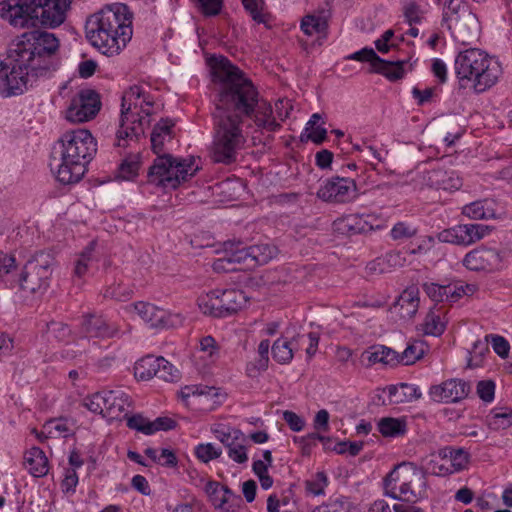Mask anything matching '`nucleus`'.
Instances as JSON below:
<instances>
[{"mask_svg": "<svg viewBox=\"0 0 512 512\" xmlns=\"http://www.w3.org/2000/svg\"><path fill=\"white\" fill-rule=\"evenodd\" d=\"M58 48L54 34L40 29L18 36L0 59V92L6 97L22 94L38 78L56 70Z\"/></svg>", "mask_w": 512, "mask_h": 512, "instance_id": "1", "label": "nucleus"}, {"mask_svg": "<svg viewBox=\"0 0 512 512\" xmlns=\"http://www.w3.org/2000/svg\"><path fill=\"white\" fill-rule=\"evenodd\" d=\"M133 13L124 3L105 5L86 21L88 41L107 56L118 55L131 40Z\"/></svg>", "mask_w": 512, "mask_h": 512, "instance_id": "2", "label": "nucleus"}, {"mask_svg": "<svg viewBox=\"0 0 512 512\" xmlns=\"http://www.w3.org/2000/svg\"><path fill=\"white\" fill-rule=\"evenodd\" d=\"M213 76L221 83L215 111L244 120L252 117L259 93L252 81L227 58L216 59Z\"/></svg>", "mask_w": 512, "mask_h": 512, "instance_id": "3", "label": "nucleus"}, {"mask_svg": "<svg viewBox=\"0 0 512 512\" xmlns=\"http://www.w3.org/2000/svg\"><path fill=\"white\" fill-rule=\"evenodd\" d=\"M60 158L53 157L51 171L65 185L79 182L87 171V165L97 152V142L90 131L75 129L65 132L58 141Z\"/></svg>", "mask_w": 512, "mask_h": 512, "instance_id": "4", "label": "nucleus"}, {"mask_svg": "<svg viewBox=\"0 0 512 512\" xmlns=\"http://www.w3.org/2000/svg\"><path fill=\"white\" fill-rule=\"evenodd\" d=\"M70 0H0V14L15 27H57L66 17Z\"/></svg>", "mask_w": 512, "mask_h": 512, "instance_id": "5", "label": "nucleus"}, {"mask_svg": "<svg viewBox=\"0 0 512 512\" xmlns=\"http://www.w3.org/2000/svg\"><path fill=\"white\" fill-rule=\"evenodd\" d=\"M153 105L154 100L145 85L135 84L124 91L121 99L120 124L116 133L117 146L126 147L127 140L138 141L144 135L149 120L141 116V113L150 116Z\"/></svg>", "mask_w": 512, "mask_h": 512, "instance_id": "6", "label": "nucleus"}, {"mask_svg": "<svg viewBox=\"0 0 512 512\" xmlns=\"http://www.w3.org/2000/svg\"><path fill=\"white\" fill-rule=\"evenodd\" d=\"M455 73L460 81L472 82L476 93H482L498 81L502 69L500 64L485 51L469 48L459 52L455 58Z\"/></svg>", "mask_w": 512, "mask_h": 512, "instance_id": "7", "label": "nucleus"}, {"mask_svg": "<svg viewBox=\"0 0 512 512\" xmlns=\"http://www.w3.org/2000/svg\"><path fill=\"white\" fill-rule=\"evenodd\" d=\"M214 134L210 156L213 162L230 165L237 159L245 143L243 120L214 111Z\"/></svg>", "mask_w": 512, "mask_h": 512, "instance_id": "8", "label": "nucleus"}, {"mask_svg": "<svg viewBox=\"0 0 512 512\" xmlns=\"http://www.w3.org/2000/svg\"><path fill=\"white\" fill-rule=\"evenodd\" d=\"M387 495L393 499L416 503L426 495L425 471L411 462L394 467L384 480Z\"/></svg>", "mask_w": 512, "mask_h": 512, "instance_id": "9", "label": "nucleus"}, {"mask_svg": "<svg viewBox=\"0 0 512 512\" xmlns=\"http://www.w3.org/2000/svg\"><path fill=\"white\" fill-rule=\"evenodd\" d=\"M199 170L194 157L177 158L169 153L157 154L148 169V182L163 188L176 189Z\"/></svg>", "mask_w": 512, "mask_h": 512, "instance_id": "10", "label": "nucleus"}, {"mask_svg": "<svg viewBox=\"0 0 512 512\" xmlns=\"http://www.w3.org/2000/svg\"><path fill=\"white\" fill-rule=\"evenodd\" d=\"M248 298L242 290L215 289L198 298V306L205 315L227 317L242 309Z\"/></svg>", "mask_w": 512, "mask_h": 512, "instance_id": "11", "label": "nucleus"}, {"mask_svg": "<svg viewBox=\"0 0 512 512\" xmlns=\"http://www.w3.org/2000/svg\"><path fill=\"white\" fill-rule=\"evenodd\" d=\"M84 406L110 421L121 420L132 411V399L121 389L101 391L87 397Z\"/></svg>", "mask_w": 512, "mask_h": 512, "instance_id": "12", "label": "nucleus"}, {"mask_svg": "<svg viewBox=\"0 0 512 512\" xmlns=\"http://www.w3.org/2000/svg\"><path fill=\"white\" fill-rule=\"evenodd\" d=\"M51 274L48 257L37 255L25 264L19 277V287L30 294H42L49 286Z\"/></svg>", "mask_w": 512, "mask_h": 512, "instance_id": "13", "label": "nucleus"}, {"mask_svg": "<svg viewBox=\"0 0 512 512\" xmlns=\"http://www.w3.org/2000/svg\"><path fill=\"white\" fill-rule=\"evenodd\" d=\"M101 108L99 94L92 89L81 90L66 111L67 120L82 123L93 119Z\"/></svg>", "mask_w": 512, "mask_h": 512, "instance_id": "14", "label": "nucleus"}, {"mask_svg": "<svg viewBox=\"0 0 512 512\" xmlns=\"http://www.w3.org/2000/svg\"><path fill=\"white\" fill-rule=\"evenodd\" d=\"M356 195V183L345 177H332L318 189L317 197L325 202L346 203Z\"/></svg>", "mask_w": 512, "mask_h": 512, "instance_id": "15", "label": "nucleus"}, {"mask_svg": "<svg viewBox=\"0 0 512 512\" xmlns=\"http://www.w3.org/2000/svg\"><path fill=\"white\" fill-rule=\"evenodd\" d=\"M447 25L454 40L462 45H471L479 39L480 23L470 9H464L461 17H454Z\"/></svg>", "mask_w": 512, "mask_h": 512, "instance_id": "16", "label": "nucleus"}, {"mask_svg": "<svg viewBox=\"0 0 512 512\" xmlns=\"http://www.w3.org/2000/svg\"><path fill=\"white\" fill-rule=\"evenodd\" d=\"M222 254V257L213 262L212 267L216 272L235 271L236 264H244L247 268H252L248 247L242 246L241 242H225Z\"/></svg>", "mask_w": 512, "mask_h": 512, "instance_id": "17", "label": "nucleus"}, {"mask_svg": "<svg viewBox=\"0 0 512 512\" xmlns=\"http://www.w3.org/2000/svg\"><path fill=\"white\" fill-rule=\"evenodd\" d=\"M471 390L469 382L462 379H448L430 387L429 395L436 402L456 403L465 399Z\"/></svg>", "mask_w": 512, "mask_h": 512, "instance_id": "18", "label": "nucleus"}, {"mask_svg": "<svg viewBox=\"0 0 512 512\" xmlns=\"http://www.w3.org/2000/svg\"><path fill=\"white\" fill-rule=\"evenodd\" d=\"M419 180L422 186L446 191L458 190L462 186V180L455 171L441 167L422 173Z\"/></svg>", "mask_w": 512, "mask_h": 512, "instance_id": "19", "label": "nucleus"}, {"mask_svg": "<svg viewBox=\"0 0 512 512\" xmlns=\"http://www.w3.org/2000/svg\"><path fill=\"white\" fill-rule=\"evenodd\" d=\"M83 332L93 338H113L119 336V326L101 315L86 314L82 321Z\"/></svg>", "mask_w": 512, "mask_h": 512, "instance_id": "20", "label": "nucleus"}, {"mask_svg": "<svg viewBox=\"0 0 512 512\" xmlns=\"http://www.w3.org/2000/svg\"><path fill=\"white\" fill-rule=\"evenodd\" d=\"M500 262V255L495 249L479 247L468 252L462 263L471 271L492 270Z\"/></svg>", "mask_w": 512, "mask_h": 512, "instance_id": "21", "label": "nucleus"}, {"mask_svg": "<svg viewBox=\"0 0 512 512\" xmlns=\"http://www.w3.org/2000/svg\"><path fill=\"white\" fill-rule=\"evenodd\" d=\"M334 230L342 235L352 236L366 234L373 230V226L363 215L350 214L336 219L333 222Z\"/></svg>", "mask_w": 512, "mask_h": 512, "instance_id": "22", "label": "nucleus"}, {"mask_svg": "<svg viewBox=\"0 0 512 512\" xmlns=\"http://www.w3.org/2000/svg\"><path fill=\"white\" fill-rule=\"evenodd\" d=\"M419 303V289L410 286L399 295L393 307L401 319L409 320L416 315Z\"/></svg>", "mask_w": 512, "mask_h": 512, "instance_id": "23", "label": "nucleus"}, {"mask_svg": "<svg viewBox=\"0 0 512 512\" xmlns=\"http://www.w3.org/2000/svg\"><path fill=\"white\" fill-rule=\"evenodd\" d=\"M249 118L258 128L268 132H275L281 127V124L273 116L272 106L264 100L258 99L257 107H255L252 117Z\"/></svg>", "mask_w": 512, "mask_h": 512, "instance_id": "24", "label": "nucleus"}, {"mask_svg": "<svg viewBox=\"0 0 512 512\" xmlns=\"http://www.w3.org/2000/svg\"><path fill=\"white\" fill-rule=\"evenodd\" d=\"M25 468L34 477H42L48 473V459L38 447H32L24 456Z\"/></svg>", "mask_w": 512, "mask_h": 512, "instance_id": "25", "label": "nucleus"}, {"mask_svg": "<svg viewBox=\"0 0 512 512\" xmlns=\"http://www.w3.org/2000/svg\"><path fill=\"white\" fill-rule=\"evenodd\" d=\"M133 309L140 316V318L148 323L151 327H160L164 325L166 312L148 302H136L132 304Z\"/></svg>", "mask_w": 512, "mask_h": 512, "instance_id": "26", "label": "nucleus"}, {"mask_svg": "<svg viewBox=\"0 0 512 512\" xmlns=\"http://www.w3.org/2000/svg\"><path fill=\"white\" fill-rule=\"evenodd\" d=\"M174 122L170 119H161L153 128L151 133V147L155 154H160L164 150V142L173 137Z\"/></svg>", "mask_w": 512, "mask_h": 512, "instance_id": "27", "label": "nucleus"}, {"mask_svg": "<svg viewBox=\"0 0 512 512\" xmlns=\"http://www.w3.org/2000/svg\"><path fill=\"white\" fill-rule=\"evenodd\" d=\"M395 360H397L396 351L382 345L370 347L362 353V361H367V366L376 363L396 366Z\"/></svg>", "mask_w": 512, "mask_h": 512, "instance_id": "28", "label": "nucleus"}, {"mask_svg": "<svg viewBox=\"0 0 512 512\" xmlns=\"http://www.w3.org/2000/svg\"><path fill=\"white\" fill-rule=\"evenodd\" d=\"M387 390L389 401L394 404L411 402L421 397L419 388L413 384L400 383L399 385H390Z\"/></svg>", "mask_w": 512, "mask_h": 512, "instance_id": "29", "label": "nucleus"}, {"mask_svg": "<svg viewBox=\"0 0 512 512\" xmlns=\"http://www.w3.org/2000/svg\"><path fill=\"white\" fill-rule=\"evenodd\" d=\"M304 335H297L291 341L277 339L272 345L273 358L282 364L289 363L293 359L295 343L303 340Z\"/></svg>", "mask_w": 512, "mask_h": 512, "instance_id": "30", "label": "nucleus"}, {"mask_svg": "<svg viewBox=\"0 0 512 512\" xmlns=\"http://www.w3.org/2000/svg\"><path fill=\"white\" fill-rule=\"evenodd\" d=\"M492 229L491 226L484 224H461L458 231L463 245L468 246L489 235Z\"/></svg>", "mask_w": 512, "mask_h": 512, "instance_id": "31", "label": "nucleus"}, {"mask_svg": "<svg viewBox=\"0 0 512 512\" xmlns=\"http://www.w3.org/2000/svg\"><path fill=\"white\" fill-rule=\"evenodd\" d=\"M427 351V345L421 340L410 342L402 353L396 352L395 364L412 365L420 360Z\"/></svg>", "mask_w": 512, "mask_h": 512, "instance_id": "32", "label": "nucleus"}, {"mask_svg": "<svg viewBox=\"0 0 512 512\" xmlns=\"http://www.w3.org/2000/svg\"><path fill=\"white\" fill-rule=\"evenodd\" d=\"M440 455L446 457L453 473L464 470L470 460V454L463 448L444 447L440 449Z\"/></svg>", "mask_w": 512, "mask_h": 512, "instance_id": "33", "label": "nucleus"}, {"mask_svg": "<svg viewBox=\"0 0 512 512\" xmlns=\"http://www.w3.org/2000/svg\"><path fill=\"white\" fill-rule=\"evenodd\" d=\"M378 430L384 437H399L406 433L407 423L404 419L384 417L378 422Z\"/></svg>", "mask_w": 512, "mask_h": 512, "instance_id": "34", "label": "nucleus"}, {"mask_svg": "<svg viewBox=\"0 0 512 512\" xmlns=\"http://www.w3.org/2000/svg\"><path fill=\"white\" fill-rule=\"evenodd\" d=\"M252 268L267 264L277 254V248L270 244H257L248 247Z\"/></svg>", "mask_w": 512, "mask_h": 512, "instance_id": "35", "label": "nucleus"}, {"mask_svg": "<svg viewBox=\"0 0 512 512\" xmlns=\"http://www.w3.org/2000/svg\"><path fill=\"white\" fill-rule=\"evenodd\" d=\"M160 357L146 356L136 362L134 366L135 377L141 380H149L157 377Z\"/></svg>", "mask_w": 512, "mask_h": 512, "instance_id": "36", "label": "nucleus"}, {"mask_svg": "<svg viewBox=\"0 0 512 512\" xmlns=\"http://www.w3.org/2000/svg\"><path fill=\"white\" fill-rule=\"evenodd\" d=\"M446 328V322L441 319L440 309L433 307L427 313L424 323L423 331L426 335L440 336Z\"/></svg>", "mask_w": 512, "mask_h": 512, "instance_id": "37", "label": "nucleus"}, {"mask_svg": "<svg viewBox=\"0 0 512 512\" xmlns=\"http://www.w3.org/2000/svg\"><path fill=\"white\" fill-rule=\"evenodd\" d=\"M425 469L435 476H447L453 473V469L449 466L446 457L440 455V450L437 454H431L429 459L426 460Z\"/></svg>", "mask_w": 512, "mask_h": 512, "instance_id": "38", "label": "nucleus"}, {"mask_svg": "<svg viewBox=\"0 0 512 512\" xmlns=\"http://www.w3.org/2000/svg\"><path fill=\"white\" fill-rule=\"evenodd\" d=\"M405 61H386L382 59V64L375 66L373 72L384 75L391 81L401 79L404 76L403 65Z\"/></svg>", "mask_w": 512, "mask_h": 512, "instance_id": "39", "label": "nucleus"}, {"mask_svg": "<svg viewBox=\"0 0 512 512\" xmlns=\"http://www.w3.org/2000/svg\"><path fill=\"white\" fill-rule=\"evenodd\" d=\"M485 202L475 201L462 208V214L471 219H487L494 216L492 209L485 207Z\"/></svg>", "mask_w": 512, "mask_h": 512, "instance_id": "40", "label": "nucleus"}, {"mask_svg": "<svg viewBox=\"0 0 512 512\" xmlns=\"http://www.w3.org/2000/svg\"><path fill=\"white\" fill-rule=\"evenodd\" d=\"M327 28V21L320 15H307L302 19L301 29L306 35L321 33Z\"/></svg>", "mask_w": 512, "mask_h": 512, "instance_id": "41", "label": "nucleus"}, {"mask_svg": "<svg viewBox=\"0 0 512 512\" xmlns=\"http://www.w3.org/2000/svg\"><path fill=\"white\" fill-rule=\"evenodd\" d=\"M242 4L255 22L267 23L269 16L264 12V0H242Z\"/></svg>", "mask_w": 512, "mask_h": 512, "instance_id": "42", "label": "nucleus"}, {"mask_svg": "<svg viewBox=\"0 0 512 512\" xmlns=\"http://www.w3.org/2000/svg\"><path fill=\"white\" fill-rule=\"evenodd\" d=\"M312 512H352V503L345 497H339L315 507Z\"/></svg>", "mask_w": 512, "mask_h": 512, "instance_id": "43", "label": "nucleus"}, {"mask_svg": "<svg viewBox=\"0 0 512 512\" xmlns=\"http://www.w3.org/2000/svg\"><path fill=\"white\" fill-rule=\"evenodd\" d=\"M327 485V476L321 471L317 472L311 479L305 481V490L310 495L320 496L324 494Z\"/></svg>", "mask_w": 512, "mask_h": 512, "instance_id": "44", "label": "nucleus"}, {"mask_svg": "<svg viewBox=\"0 0 512 512\" xmlns=\"http://www.w3.org/2000/svg\"><path fill=\"white\" fill-rule=\"evenodd\" d=\"M227 453L230 459L238 464H243L248 461V455L246 452V446L241 441L232 440L225 445Z\"/></svg>", "mask_w": 512, "mask_h": 512, "instance_id": "45", "label": "nucleus"}, {"mask_svg": "<svg viewBox=\"0 0 512 512\" xmlns=\"http://www.w3.org/2000/svg\"><path fill=\"white\" fill-rule=\"evenodd\" d=\"M195 454L200 461L208 463L211 460L219 458L222 454V450L220 448H216L211 443H202L195 447Z\"/></svg>", "mask_w": 512, "mask_h": 512, "instance_id": "46", "label": "nucleus"}, {"mask_svg": "<svg viewBox=\"0 0 512 512\" xmlns=\"http://www.w3.org/2000/svg\"><path fill=\"white\" fill-rule=\"evenodd\" d=\"M464 9H470L462 0H445V12L443 19L448 23L452 19L461 17Z\"/></svg>", "mask_w": 512, "mask_h": 512, "instance_id": "47", "label": "nucleus"}, {"mask_svg": "<svg viewBox=\"0 0 512 512\" xmlns=\"http://www.w3.org/2000/svg\"><path fill=\"white\" fill-rule=\"evenodd\" d=\"M93 243L90 244L79 256L75 262L74 275L78 278H82L88 271L90 262L92 260Z\"/></svg>", "mask_w": 512, "mask_h": 512, "instance_id": "48", "label": "nucleus"}, {"mask_svg": "<svg viewBox=\"0 0 512 512\" xmlns=\"http://www.w3.org/2000/svg\"><path fill=\"white\" fill-rule=\"evenodd\" d=\"M124 419L127 420V426L130 429L136 430L145 435L152 434V430H151V426H150L151 421L149 419L143 417L141 414H135L132 416L128 415Z\"/></svg>", "mask_w": 512, "mask_h": 512, "instance_id": "49", "label": "nucleus"}, {"mask_svg": "<svg viewBox=\"0 0 512 512\" xmlns=\"http://www.w3.org/2000/svg\"><path fill=\"white\" fill-rule=\"evenodd\" d=\"M159 369L157 371V378L166 382H173L179 378V371L171 363L163 357L159 359Z\"/></svg>", "mask_w": 512, "mask_h": 512, "instance_id": "50", "label": "nucleus"}, {"mask_svg": "<svg viewBox=\"0 0 512 512\" xmlns=\"http://www.w3.org/2000/svg\"><path fill=\"white\" fill-rule=\"evenodd\" d=\"M512 425V410H504L494 413L489 419L492 429H506Z\"/></svg>", "mask_w": 512, "mask_h": 512, "instance_id": "51", "label": "nucleus"}, {"mask_svg": "<svg viewBox=\"0 0 512 512\" xmlns=\"http://www.w3.org/2000/svg\"><path fill=\"white\" fill-rule=\"evenodd\" d=\"M349 58L361 62H369L372 71H374L375 66L382 64V58H380L372 48H363L353 53Z\"/></svg>", "mask_w": 512, "mask_h": 512, "instance_id": "52", "label": "nucleus"}, {"mask_svg": "<svg viewBox=\"0 0 512 512\" xmlns=\"http://www.w3.org/2000/svg\"><path fill=\"white\" fill-rule=\"evenodd\" d=\"M139 161L137 157L125 159L119 166V177L123 180H131L137 176Z\"/></svg>", "mask_w": 512, "mask_h": 512, "instance_id": "53", "label": "nucleus"}, {"mask_svg": "<svg viewBox=\"0 0 512 512\" xmlns=\"http://www.w3.org/2000/svg\"><path fill=\"white\" fill-rule=\"evenodd\" d=\"M47 332L50 336L59 341L67 340L71 335L69 326L58 321H51L47 324Z\"/></svg>", "mask_w": 512, "mask_h": 512, "instance_id": "54", "label": "nucleus"}, {"mask_svg": "<svg viewBox=\"0 0 512 512\" xmlns=\"http://www.w3.org/2000/svg\"><path fill=\"white\" fill-rule=\"evenodd\" d=\"M476 393L479 398L486 402L490 403L494 400L495 395V383L492 380H481L477 383Z\"/></svg>", "mask_w": 512, "mask_h": 512, "instance_id": "55", "label": "nucleus"}, {"mask_svg": "<svg viewBox=\"0 0 512 512\" xmlns=\"http://www.w3.org/2000/svg\"><path fill=\"white\" fill-rule=\"evenodd\" d=\"M197 7L205 16H216L223 5L222 0H195Z\"/></svg>", "mask_w": 512, "mask_h": 512, "instance_id": "56", "label": "nucleus"}, {"mask_svg": "<svg viewBox=\"0 0 512 512\" xmlns=\"http://www.w3.org/2000/svg\"><path fill=\"white\" fill-rule=\"evenodd\" d=\"M416 233L417 229L405 222H398L391 229V237L394 240L411 238L415 236Z\"/></svg>", "mask_w": 512, "mask_h": 512, "instance_id": "57", "label": "nucleus"}, {"mask_svg": "<svg viewBox=\"0 0 512 512\" xmlns=\"http://www.w3.org/2000/svg\"><path fill=\"white\" fill-rule=\"evenodd\" d=\"M403 12L406 21L410 25L419 23L422 19V10L420 9V6L413 1L405 4Z\"/></svg>", "mask_w": 512, "mask_h": 512, "instance_id": "58", "label": "nucleus"}, {"mask_svg": "<svg viewBox=\"0 0 512 512\" xmlns=\"http://www.w3.org/2000/svg\"><path fill=\"white\" fill-rule=\"evenodd\" d=\"M458 230H459V225H457L453 228L443 230L442 232H440L438 234L439 241L444 242V243L463 245L462 239L460 238V235H459L460 231H458Z\"/></svg>", "mask_w": 512, "mask_h": 512, "instance_id": "59", "label": "nucleus"}, {"mask_svg": "<svg viewBox=\"0 0 512 512\" xmlns=\"http://www.w3.org/2000/svg\"><path fill=\"white\" fill-rule=\"evenodd\" d=\"M269 358H260L249 362L246 366V372L249 377H256L260 372L268 367Z\"/></svg>", "mask_w": 512, "mask_h": 512, "instance_id": "60", "label": "nucleus"}, {"mask_svg": "<svg viewBox=\"0 0 512 512\" xmlns=\"http://www.w3.org/2000/svg\"><path fill=\"white\" fill-rule=\"evenodd\" d=\"M283 419L292 431L299 432L304 428V420L293 411H284Z\"/></svg>", "mask_w": 512, "mask_h": 512, "instance_id": "61", "label": "nucleus"}, {"mask_svg": "<svg viewBox=\"0 0 512 512\" xmlns=\"http://www.w3.org/2000/svg\"><path fill=\"white\" fill-rule=\"evenodd\" d=\"M314 429L318 432L329 431V412L325 409L319 410L313 421Z\"/></svg>", "mask_w": 512, "mask_h": 512, "instance_id": "62", "label": "nucleus"}, {"mask_svg": "<svg viewBox=\"0 0 512 512\" xmlns=\"http://www.w3.org/2000/svg\"><path fill=\"white\" fill-rule=\"evenodd\" d=\"M152 434L157 431H168L176 426V422L169 417H158L150 423Z\"/></svg>", "mask_w": 512, "mask_h": 512, "instance_id": "63", "label": "nucleus"}, {"mask_svg": "<svg viewBox=\"0 0 512 512\" xmlns=\"http://www.w3.org/2000/svg\"><path fill=\"white\" fill-rule=\"evenodd\" d=\"M312 131L306 135L302 134L300 139L302 142L311 140L315 144H321L327 137V130L324 127H316L311 129Z\"/></svg>", "mask_w": 512, "mask_h": 512, "instance_id": "64", "label": "nucleus"}]
</instances>
